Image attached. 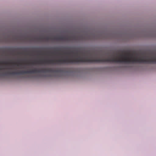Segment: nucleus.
Listing matches in <instances>:
<instances>
[{
	"mask_svg": "<svg viewBox=\"0 0 156 156\" xmlns=\"http://www.w3.org/2000/svg\"><path fill=\"white\" fill-rule=\"evenodd\" d=\"M87 54L90 55V58L87 57L84 58L79 57L74 59L66 58L58 59H47L40 60L38 61H35L32 62V64H74L80 63H93L101 62H112L115 63H125V53L123 52L121 54H116V56L112 55V57L108 58H93L91 56V55L89 52Z\"/></svg>",
	"mask_w": 156,
	"mask_h": 156,
	"instance_id": "nucleus-1",
	"label": "nucleus"
},
{
	"mask_svg": "<svg viewBox=\"0 0 156 156\" xmlns=\"http://www.w3.org/2000/svg\"><path fill=\"white\" fill-rule=\"evenodd\" d=\"M57 71V70L51 68H42L41 69L34 68L33 69L27 71H20L19 72H8L5 73H3V75H14L29 73H52L55 72Z\"/></svg>",
	"mask_w": 156,
	"mask_h": 156,
	"instance_id": "nucleus-2",
	"label": "nucleus"
},
{
	"mask_svg": "<svg viewBox=\"0 0 156 156\" xmlns=\"http://www.w3.org/2000/svg\"><path fill=\"white\" fill-rule=\"evenodd\" d=\"M87 35L85 36L82 35L78 36L73 35L69 36H54L53 39L57 41H77L79 40H89L90 39V37H87Z\"/></svg>",
	"mask_w": 156,
	"mask_h": 156,
	"instance_id": "nucleus-3",
	"label": "nucleus"
},
{
	"mask_svg": "<svg viewBox=\"0 0 156 156\" xmlns=\"http://www.w3.org/2000/svg\"><path fill=\"white\" fill-rule=\"evenodd\" d=\"M53 38L54 37H51L49 36H47L45 37H40L35 38V39L38 41H48L50 40H55Z\"/></svg>",
	"mask_w": 156,
	"mask_h": 156,
	"instance_id": "nucleus-4",
	"label": "nucleus"
},
{
	"mask_svg": "<svg viewBox=\"0 0 156 156\" xmlns=\"http://www.w3.org/2000/svg\"><path fill=\"white\" fill-rule=\"evenodd\" d=\"M8 64V63L6 62H0V64H5V65H7Z\"/></svg>",
	"mask_w": 156,
	"mask_h": 156,
	"instance_id": "nucleus-5",
	"label": "nucleus"
},
{
	"mask_svg": "<svg viewBox=\"0 0 156 156\" xmlns=\"http://www.w3.org/2000/svg\"><path fill=\"white\" fill-rule=\"evenodd\" d=\"M12 64H16L18 66H19V65H21V64L20 63H18V64H16V63H12Z\"/></svg>",
	"mask_w": 156,
	"mask_h": 156,
	"instance_id": "nucleus-6",
	"label": "nucleus"
},
{
	"mask_svg": "<svg viewBox=\"0 0 156 156\" xmlns=\"http://www.w3.org/2000/svg\"><path fill=\"white\" fill-rule=\"evenodd\" d=\"M5 69L4 68L0 67V70H2V69Z\"/></svg>",
	"mask_w": 156,
	"mask_h": 156,
	"instance_id": "nucleus-7",
	"label": "nucleus"
},
{
	"mask_svg": "<svg viewBox=\"0 0 156 156\" xmlns=\"http://www.w3.org/2000/svg\"><path fill=\"white\" fill-rule=\"evenodd\" d=\"M79 52V51H77V50L76 51V54H78Z\"/></svg>",
	"mask_w": 156,
	"mask_h": 156,
	"instance_id": "nucleus-8",
	"label": "nucleus"
},
{
	"mask_svg": "<svg viewBox=\"0 0 156 156\" xmlns=\"http://www.w3.org/2000/svg\"><path fill=\"white\" fill-rule=\"evenodd\" d=\"M71 53H74V52L73 51H71Z\"/></svg>",
	"mask_w": 156,
	"mask_h": 156,
	"instance_id": "nucleus-9",
	"label": "nucleus"
},
{
	"mask_svg": "<svg viewBox=\"0 0 156 156\" xmlns=\"http://www.w3.org/2000/svg\"><path fill=\"white\" fill-rule=\"evenodd\" d=\"M66 54H70V53H66Z\"/></svg>",
	"mask_w": 156,
	"mask_h": 156,
	"instance_id": "nucleus-10",
	"label": "nucleus"
},
{
	"mask_svg": "<svg viewBox=\"0 0 156 156\" xmlns=\"http://www.w3.org/2000/svg\"><path fill=\"white\" fill-rule=\"evenodd\" d=\"M27 52V51L26 50L25 51V52Z\"/></svg>",
	"mask_w": 156,
	"mask_h": 156,
	"instance_id": "nucleus-11",
	"label": "nucleus"
},
{
	"mask_svg": "<svg viewBox=\"0 0 156 156\" xmlns=\"http://www.w3.org/2000/svg\"><path fill=\"white\" fill-rule=\"evenodd\" d=\"M18 54H23V53H18Z\"/></svg>",
	"mask_w": 156,
	"mask_h": 156,
	"instance_id": "nucleus-12",
	"label": "nucleus"
},
{
	"mask_svg": "<svg viewBox=\"0 0 156 156\" xmlns=\"http://www.w3.org/2000/svg\"><path fill=\"white\" fill-rule=\"evenodd\" d=\"M27 54V55H29V53H27V54Z\"/></svg>",
	"mask_w": 156,
	"mask_h": 156,
	"instance_id": "nucleus-13",
	"label": "nucleus"
},
{
	"mask_svg": "<svg viewBox=\"0 0 156 156\" xmlns=\"http://www.w3.org/2000/svg\"><path fill=\"white\" fill-rule=\"evenodd\" d=\"M41 52V51H37V52Z\"/></svg>",
	"mask_w": 156,
	"mask_h": 156,
	"instance_id": "nucleus-14",
	"label": "nucleus"
}]
</instances>
